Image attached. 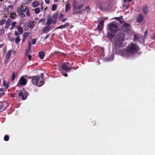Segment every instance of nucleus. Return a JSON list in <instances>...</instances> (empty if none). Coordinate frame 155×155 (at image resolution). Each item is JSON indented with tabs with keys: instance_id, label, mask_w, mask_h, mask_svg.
<instances>
[{
	"instance_id": "51",
	"label": "nucleus",
	"mask_w": 155,
	"mask_h": 155,
	"mask_svg": "<svg viewBox=\"0 0 155 155\" xmlns=\"http://www.w3.org/2000/svg\"><path fill=\"white\" fill-rule=\"evenodd\" d=\"M148 31H145L144 33V35L145 37H146L147 35Z\"/></svg>"
},
{
	"instance_id": "31",
	"label": "nucleus",
	"mask_w": 155,
	"mask_h": 155,
	"mask_svg": "<svg viewBox=\"0 0 155 155\" xmlns=\"http://www.w3.org/2000/svg\"><path fill=\"white\" fill-rule=\"evenodd\" d=\"M34 10L35 13L37 14H38L40 12V10L39 8H37Z\"/></svg>"
},
{
	"instance_id": "29",
	"label": "nucleus",
	"mask_w": 155,
	"mask_h": 155,
	"mask_svg": "<svg viewBox=\"0 0 155 155\" xmlns=\"http://www.w3.org/2000/svg\"><path fill=\"white\" fill-rule=\"evenodd\" d=\"M57 5L56 4H53L52 7V10L53 11H54L56 10L57 8Z\"/></svg>"
},
{
	"instance_id": "49",
	"label": "nucleus",
	"mask_w": 155,
	"mask_h": 155,
	"mask_svg": "<svg viewBox=\"0 0 155 155\" xmlns=\"http://www.w3.org/2000/svg\"><path fill=\"white\" fill-rule=\"evenodd\" d=\"M45 2L47 4H49L50 2V0H45Z\"/></svg>"
},
{
	"instance_id": "39",
	"label": "nucleus",
	"mask_w": 155,
	"mask_h": 155,
	"mask_svg": "<svg viewBox=\"0 0 155 155\" xmlns=\"http://www.w3.org/2000/svg\"><path fill=\"white\" fill-rule=\"evenodd\" d=\"M86 10H87V13H89L90 12V6H87L86 7Z\"/></svg>"
},
{
	"instance_id": "36",
	"label": "nucleus",
	"mask_w": 155,
	"mask_h": 155,
	"mask_svg": "<svg viewBox=\"0 0 155 155\" xmlns=\"http://www.w3.org/2000/svg\"><path fill=\"white\" fill-rule=\"evenodd\" d=\"M3 85L7 89L8 88V85L6 83V81H3Z\"/></svg>"
},
{
	"instance_id": "14",
	"label": "nucleus",
	"mask_w": 155,
	"mask_h": 155,
	"mask_svg": "<svg viewBox=\"0 0 155 155\" xmlns=\"http://www.w3.org/2000/svg\"><path fill=\"white\" fill-rule=\"evenodd\" d=\"M12 22L9 19H8L6 21V25L5 26V28H7L10 26L11 22Z\"/></svg>"
},
{
	"instance_id": "7",
	"label": "nucleus",
	"mask_w": 155,
	"mask_h": 155,
	"mask_svg": "<svg viewBox=\"0 0 155 155\" xmlns=\"http://www.w3.org/2000/svg\"><path fill=\"white\" fill-rule=\"evenodd\" d=\"M27 84V81L23 77L20 78L18 82V84L20 85H25Z\"/></svg>"
},
{
	"instance_id": "27",
	"label": "nucleus",
	"mask_w": 155,
	"mask_h": 155,
	"mask_svg": "<svg viewBox=\"0 0 155 155\" xmlns=\"http://www.w3.org/2000/svg\"><path fill=\"white\" fill-rule=\"evenodd\" d=\"M114 55H112L111 57L110 58H107L105 59L106 61H108L112 60L114 58Z\"/></svg>"
},
{
	"instance_id": "2",
	"label": "nucleus",
	"mask_w": 155,
	"mask_h": 155,
	"mask_svg": "<svg viewBox=\"0 0 155 155\" xmlns=\"http://www.w3.org/2000/svg\"><path fill=\"white\" fill-rule=\"evenodd\" d=\"M124 36L123 34L120 33L116 37L115 45L116 48L117 47L118 48L122 47V42L124 39Z\"/></svg>"
},
{
	"instance_id": "21",
	"label": "nucleus",
	"mask_w": 155,
	"mask_h": 155,
	"mask_svg": "<svg viewBox=\"0 0 155 155\" xmlns=\"http://www.w3.org/2000/svg\"><path fill=\"white\" fill-rule=\"evenodd\" d=\"M143 11L144 13L147 14L149 11L147 7L146 6H144L143 9Z\"/></svg>"
},
{
	"instance_id": "37",
	"label": "nucleus",
	"mask_w": 155,
	"mask_h": 155,
	"mask_svg": "<svg viewBox=\"0 0 155 155\" xmlns=\"http://www.w3.org/2000/svg\"><path fill=\"white\" fill-rule=\"evenodd\" d=\"M3 91L4 89H0V94H1V96L4 94V93Z\"/></svg>"
},
{
	"instance_id": "17",
	"label": "nucleus",
	"mask_w": 155,
	"mask_h": 155,
	"mask_svg": "<svg viewBox=\"0 0 155 155\" xmlns=\"http://www.w3.org/2000/svg\"><path fill=\"white\" fill-rule=\"evenodd\" d=\"M69 25V23L68 22H67L65 23L64 25H61L59 26V27L57 28H64L67 27Z\"/></svg>"
},
{
	"instance_id": "59",
	"label": "nucleus",
	"mask_w": 155,
	"mask_h": 155,
	"mask_svg": "<svg viewBox=\"0 0 155 155\" xmlns=\"http://www.w3.org/2000/svg\"><path fill=\"white\" fill-rule=\"evenodd\" d=\"M23 38L22 41V42L25 41L26 39V38Z\"/></svg>"
},
{
	"instance_id": "47",
	"label": "nucleus",
	"mask_w": 155,
	"mask_h": 155,
	"mask_svg": "<svg viewBox=\"0 0 155 155\" xmlns=\"http://www.w3.org/2000/svg\"><path fill=\"white\" fill-rule=\"evenodd\" d=\"M63 17H64V15L63 14H60L59 19H60L61 18H63Z\"/></svg>"
},
{
	"instance_id": "13",
	"label": "nucleus",
	"mask_w": 155,
	"mask_h": 155,
	"mask_svg": "<svg viewBox=\"0 0 155 155\" xmlns=\"http://www.w3.org/2000/svg\"><path fill=\"white\" fill-rule=\"evenodd\" d=\"M12 52V51L11 49L8 51L5 58L6 60H8L9 59Z\"/></svg>"
},
{
	"instance_id": "22",
	"label": "nucleus",
	"mask_w": 155,
	"mask_h": 155,
	"mask_svg": "<svg viewBox=\"0 0 155 155\" xmlns=\"http://www.w3.org/2000/svg\"><path fill=\"white\" fill-rule=\"evenodd\" d=\"M39 4L40 3L38 1H35L32 2V5L33 7H35L39 5Z\"/></svg>"
},
{
	"instance_id": "62",
	"label": "nucleus",
	"mask_w": 155,
	"mask_h": 155,
	"mask_svg": "<svg viewBox=\"0 0 155 155\" xmlns=\"http://www.w3.org/2000/svg\"><path fill=\"white\" fill-rule=\"evenodd\" d=\"M119 22H120V24H122V23H123V21H121V20H120L119 21Z\"/></svg>"
},
{
	"instance_id": "18",
	"label": "nucleus",
	"mask_w": 155,
	"mask_h": 155,
	"mask_svg": "<svg viewBox=\"0 0 155 155\" xmlns=\"http://www.w3.org/2000/svg\"><path fill=\"white\" fill-rule=\"evenodd\" d=\"M45 53L42 51H40L38 54V56L39 58L41 59H43L45 56Z\"/></svg>"
},
{
	"instance_id": "3",
	"label": "nucleus",
	"mask_w": 155,
	"mask_h": 155,
	"mask_svg": "<svg viewBox=\"0 0 155 155\" xmlns=\"http://www.w3.org/2000/svg\"><path fill=\"white\" fill-rule=\"evenodd\" d=\"M108 26L107 29L109 32L112 33H116L118 31V28L117 25L114 23H112L107 25Z\"/></svg>"
},
{
	"instance_id": "61",
	"label": "nucleus",
	"mask_w": 155,
	"mask_h": 155,
	"mask_svg": "<svg viewBox=\"0 0 155 155\" xmlns=\"http://www.w3.org/2000/svg\"><path fill=\"white\" fill-rule=\"evenodd\" d=\"M64 75L65 76V77H67V76H68V74H67V73H65V74H64Z\"/></svg>"
},
{
	"instance_id": "28",
	"label": "nucleus",
	"mask_w": 155,
	"mask_h": 155,
	"mask_svg": "<svg viewBox=\"0 0 155 155\" xmlns=\"http://www.w3.org/2000/svg\"><path fill=\"white\" fill-rule=\"evenodd\" d=\"M21 41V39L19 36H18L15 39V42L17 44Z\"/></svg>"
},
{
	"instance_id": "64",
	"label": "nucleus",
	"mask_w": 155,
	"mask_h": 155,
	"mask_svg": "<svg viewBox=\"0 0 155 155\" xmlns=\"http://www.w3.org/2000/svg\"><path fill=\"white\" fill-rule=\"evenodd\" d=\"M3 45L2 44H1L0 45V48H2L3 47Z\"/></svg>"
},
{
	"instance_id": "9",
	"label": "nucleus",
	"mask_w": 155,
	"mask_h": 155,
	"mask_svg": "<svg viewBox=\"0 0 155 155\" xmlns=\"http://www.w3.org/2000/svg\"><path fill=\"white\" fill-rule=\"evenodd\" d=\"M104 25V23L103 20L100 21L97 25L98 29L99 31H101L103 28Z\"/></svg>"
},
{
	"instance_id": "6",
	"label": "nucleus",
	"mask_w": 155,
	"mask_h": 155,
	"mask_svg": "<svg viewBox=\"0 0 155 155\" xmlns=\"http://www.w3.org/2000/svg\"><path fill=\"white\" fill-rule=\"evenodd\" d=\"M28 94V93L24 90L21 91L19 93V95L20 97H21L23 100H25Z\"/></svg>"
},
{
	"instance_id": "11",
	"label": "nucleus",
	"mask_w": 155,
	"mask_h": 155,
	"mask_svg": "<svg viewBox=\"0 0 155 155\" xmlns=\"http://www.w3.org/2000/svg\"><path fill=\"white\" fill-rule=\"evenodd\" d=\"M137 21L139 22H142L143 20V16L142 14L139 15L137 17Z\"/></svg>"
},
{
	"instance_id": "16",
	"label": "nucleus",
	"mask_w": 155,
	"mask_h": 155,
	"mask_svg": "<svg viewBox=\"0 0 155 155\" xmlns=\"http://www.w3.org/2000/svg\"><path fill=\"white\" fill-rule=\"evenodd\" d=\"M18 31L20 35L22 34L23 32V28L21 26H19L17 27Z\"/></svg>"
},
{
	"instance_id": "15",
	"label": "nucleus",
	"mask_w": 155,
	"mask_h": 155,
	"mask_svg": "<svg viewBox=\"0 0 155 155\" xmlns=\"http://www.w3.org/2000/svg\"><path fill=\"white\" fill-rule=\"evenodd\" d=\"M50 30V27L48 26L45 27L43 29V32L44 33H46L49 31Z\"/></svg>"
},
{
	"instance_id": "53",
	"label": "nucleus",
	"mask_w": 155,
	"mask_h": 155,
	"mask_svg": "<svg viewBox=\"0 0 155 155\" xmlns=\"http://www.w3.org/2000/svg\"><path fill=\"white\" fill-rule=\"evenodd\" d=\"M85 11V10L84 9H83V10H82L80 11H79V12H77V13H75V14H78L80 12H83V11Z\"/></svg>"
},
{
	"instance_id": "48",
	"label": "nucleus",
	"mask_w": 155,
	"mask_h": 155,
	"mask_svg": "<svg viewBox=\"0 0 155 155\" xmlns=\"http://www.w3.org/2000/svg\"><path fill=\"white\" fill-rule=\"evenodd\" d=\"M45 21V19H44L42 18L39 21V23H40V22H41L43 21Z\"/></svg>"
},
{
	"instance_id": "44",
	"label": "nucleus",
	"mask_w": 155,
	"mask_h": 155,
	"mask_svg": "<svg viewBox=\"0 0 155 155\" xmlns=\"http://www.w3.org/2000/svg\"><path fill=\"white\" fill-rule=\"evenodd\" d=\"M99 7L102 10H104V9H105L106 8L104 7H102V6L101 5H99Z\"/></svg>"
},
{
	"instance_id": "35",
	"label": "nucleus",
	"mask_w": 155,
	"mask_h": 155,
	"mask_svg": "<svg viewBox=\"0 0 155 155\" xmlns=\"http://www.w3.org/2000/svg\"><path fill=\"white\" fill-rule=\"evenodd\" d=\"M9 139V137L8 135H5L4 137V140L5 141H7Z\"/></svg>"
},
{
	"instance_id": "50",
	"label": "nucleus",
	"mask_w": 155,
	"mask_h": 155,
	"mask_svg": "<svg viewBox=\"0 0 155 155\" xmlns=\"http://www.w3.org/2000/svg\"><path fill=\"white\" fill-rule=\"evenodd\" d=\"M28 57L29 60L31 61L32 58L31 56L29 54L28 56Z\"/></svg>"
},
{
	"instance_id": "20",
	"label": "nucleus",
	"mask_w": 155,
	"mask_h": 155,
	"mask_svg": "<svg viewBox=\"0 0 155 155\" xmlns=\"http://www.w3.org/2000/svg\"><path fill=\"white\" fill-rule=\"evenodd\" d=\"M65 12H67L69 10H70L71 7L70 4L68 3V4H66L65 5Z\"/></svg>"
},
{
	"instance_id": "25",
	"label": "nucleus",
	"mask_w": 155,
	"mask_h": 155,
	"mask_svg": "<svg viewBox=\"0 0 155 155\" xmlns=\"http://www.w3.org/2000/svg\"><path fill=\"white\" fill-rule=\"evenodd\" d=\"M58 13H57L55 14H54L53 15L52 17H53V18L54 19V20H56L58 18Z\"/></svg>"
},
{
	"instance_id": "4",
	"label": "nucleus",
	"mask_w": 155,
	"mask_h": 155,
	"mask_svg": "<svg viewBox=\"0 0 155 155\" xmlns=\"http://www.w3.org/2000/svg\"><path fill=\"white\" fill-rule=\"evenodd\" d=\"M39 79L40 77L39 76H34L32 78V82L34 85H37L38 87H41L44 84V82L42 81H41L39 83H38V82L39 80Z\"/></svg>"
},
{
	"instance_id": "10",
	"label": "nucleus",
	"mask_w": 155,
	"mask_h": 155,
	"mask_svg": "<svg viewBox=\"0 0 155 155\" xmlns=\"http://www.w3.org/2000/svg\"><path fill=\"white\" fill-rule=\"evenodd\" d=\"M142 37L141 35H134V41H140V39Z\"/></svg>"
},
{
	"instance_id": "26",
	"label": "nucleus",
	"mask_w": 155,
	"mask_h": 155,
	"mask_svg": "<svg viewBox=\"0 0 155 155\" xmlns=\"http://www.w3.org/2000/svg\"><path fill=\"white\" fill-rule=\"evenodd\" d=\"M30 34V33L29 32H25L23 35V38H26L27 37L29 36Z\"/></svg>"
},
{
	"instance_id": "46",
	"label": "nucleus",
	"mask_w": 155,
	"mask_h": 155,
	"mask_svg": "<svg viewBox=\"0 0 155 155\" xmlns=\"http://www.w3.org/2000/svg\"><path fill=\"white\" fill-rule=\"evenodd\" d=\"M36 39H33L32 40V44L33 45H35L36 43Z\"/></svg>"
},
{
	"instance_id": "45",
	"label": "nucleus",
	"mask_w": 155,
	"mask_h": 155,
	"mask_svg": "<svg viewBox=\"0 0 155 155\" xmlns=\"http://www.w3.org/2000/svg\"><path fill=\"white\" fill-rule=\"evenodd\" d=\"M124 25L125 27H127L130 26V25L127 23H125L124 24Z\"/></svg>"
},
{
	"instance_id": "33",
	"label": "nucleus",
	"mask_w": 155,
	"mask_h": 155,
	"mask_svg": "<svg viewBox=\"0 0 155 155\" xmlns=\"http://www.w3.org/2000/svg\"><path fill=\"white\" fill-rule=\"evenodd\" d=\"M16 75L14 72L13 73L12 75V80L13 81L14 79L16 78Z\"/></svg>"
},
{
	"instance_id": "12",
	"label": "nucleus",
	"mask_w": 155,
	"mask_h": 155,
	"mask_svg": "<svg viewBox=\"0 0 155 155\" xmlns=\"http://www.w3.org/2000/svg\"><path fill=\"white\" fill-rule=\"evenodd\" d=\"M83 5L82 4H79L78 5H75L74 7V10H79L81 9L83 7Z\"/></svg>"
},
{
	"instance_id": "19",
	"label": "nucleus",
	"mask_w": 155,
	"mask_h": 155,
	"mask_svg": "<svg viewBox=\"0 0 155 155\" xmlns=\"http://www.w3.org/2000/svg\"><path fill=\"white\" fill-rule=\"evenodd\" d=\"M52 19L51 17H48V18L47 21L46 23V24L47 25H51L52 22Z\"/></svg>"
},
{
	"instance_id": "43",
	"label": "nucleus",
	"mask_w": 155,
	"mask_h": 155,
	"mask_svg": "<svg viewBox=\"0 0 155 155\" xmlns=\"http://www.w3.org/2000/svg\"><path fill=\"white\" fill-rule=\"evenodd\" d=\"M8 39L12 41H14L15 40L14 38L11 36L8 38Z\"/></svg>"
},
{
	"instance_id": "56",
	"label": "nucleus",
	"mask_w": 155,
	"mask_h": 155,
	"mask_svg": "<svg viewBox=\"0 0 155 155\" xmlns=\"http://www.w3.org/2000/svg\"><path fill=\"white\" fill-rule=\"evenodd\" d=\"M11 37V36H10V33L8 34V38H9Z\"/></svg>"
},
{
	"instance_id": "34",
	"label": "nucleus",
	"mask_w": 155,
	"mask_h": 155,
	"mask_svg": "<svg viewBox=\"0 0 155 155\" xmlns=\"http://www.w3.org/2000/svg\"><path fill=\"white\" fill-rule=\"evenodd\" d=\"M16 23V22L15 21H14L12 22V27L10 28L11 30L15 26V25Z\"/></svg>"
},
{
	"instance_id": "40",
	"label": "nucleus",
	"mask_w": 155,
	"mask_h": 155,
	"mask_svg": "<svg viewBox=\"0 0 155 155\" xmlns=\"http://www.w3.org/2000/svg\"><path fill=\"white\" fill-rule=\"evenodd\" d=\"M19 35H20L19 34V33L17 31H15V33H14V35L15 36L18 37V36H19Z\"/></svg>"
},
{
	"instance_id": "63",
	"label": "nucleus",
	"mask_w": 155,
	"mask_h": 155,
	"mask_svg": "<svg viewBox=\"0 0 155 155\" xmlns=\"http://www.w3.org/2000/svg\"><path fill=\"white\" fill-rule=\"evenodd\" d=\"M115 18L118 20H119V18L118 17H115Z\"/></svg>"
},
{
	"instance_id": "23",
	"label": "nucleus",
	"mask_w": 155,
	"mask_h": 155,
	"mask_svg": "<svg viewBox=\"0 0 155 155\" xmlns=\"http://www.w3.org/2000/svg\"><path fill=\"white\" fill-rule=\"evenodd\" d=\"M34 26L35 25L34 24V22L33 21H31L30 22L28 25V27L31 28H33Z\"/></svg>"
},
{
	"instance_id": "8",
	"label": "nucleus",
	"mask_w": 155,
	"mask_h": 155,
	"mask_svg": "<svg viewBox=\"0 0 155 155\" xmlns=\"http://www.w3.org/2000/svg\"><path fill=\"white\" fill-rule=\"evenodd\" d=\"M27 6H21L20 7H19L18 8V12H25L26 10H27Z\"/></svg>"
},
{
	"instance_id": "5",
	"label": "nucleus",
	"mask_w": 155,
	"mask_h": 155,
	"mask_svg": "<svg viewBox=\"0 0 155 155\" xmlns=\"http://www.w3.org/2000/svg\"><path fill=\"white\" fill-rule=\"evenodd\" d=\"M71 65H69V63H63L62 65V68L64 71L69 72L71 69Z\"/></svg>"
},
{
	"instance_id": "41",
	"label": "nucleus",
	"mask_w": 155,
	"mask_h": 155,
	"mask_svg": "<svg viewBox=\"0 0 155 155\" xmlns=\"http://www.w3.org/2000/svg\"><path fill=\"white\" fill-rule=\"evenodd\" d=\"M5 32L4 30V29H0V34H3Z\"/></svg>"
},
{
	"instance_id": "42",
	"label": "nucleus",
	"mask_w": 155,
	"mask_h": 155,
	"mask_svg": "<svg viewBox=\"0 0 155 155\" xmlns=\"http://www.w3.org/2000/svg\"><path fill=\"white\" fill-rule=\"evenodd\" d=\"M30 50V49H29L27 50H26L25 53V55H27L29 53Z\"/></svg>"
},
{
	"instance_id": "58",
	"label": "nucleus",
	"mask_w": 155,
	"mask_h": 155,
	"mask_svg": "<svg viewBox=\"0 0 155 155\" xmlns=\"http://www.w3.org/2000/svg\"><path fill=\"white\" fill-rule=\"evenodd\" d=\"M43 76H44V74H43V73H41V77L42 78H43Z\"/></svg>"
},
{
	"instance_id": "38",
	"label": "nucleus",
	"mask_w": 155,
	"mask_h": 155,
	"mask_svg": "<svg viewBox=\"0 0 155 155\" xmlns=\"http://www.w3.org/2000/svg\"><path fill=\"white\" fill-rule=\"evenodd\" d=\"M26 15L28 16H30V13L29 12V9L28 8H27V10H26Z\"/></svg>"
},
{
	"instance_id": "30",
	"label": "nucleus",
	"mask_w": 155,
	"mask_h": 155,
	"mask_svg": "<svg viewBox=\"0 0 155 155\" xmlns=\"http://www.w3.org/2000/svg\"><path fill=\"white\" fill-rule=\"evenodd\" d=\"M18 12V13H19L20 16V17H23V18H24L25 17V14L23 13V12Z\"/></svg>"
},
{
	"instance_id": "32",
	"label": "nucleus",
	"mask_w": 155,
	"mask_h": 155,
	"mask_svg": "<svg viewBox=\"0 0 155 155\" xmlns=\"http://www.w3.org/2000/svg\"><path fill=\"white\" fill-rule=\"evenodd\" d=\"M5 20L4 19H2L0 20V25H2L5 24Z\"/></svg>"
},
{
	"instance_id": "60",
	"label": "nucleus",
	"mask_w": 155,
	"mask_h": 155,
	"mask_svg": "<svg viewBox=\"0 0 155 155\" xmlns=\"http://www.w3.org/2000/svg\"><path fill=\"white\" fill-rule=\"evenodd\" d=\"M8 10V8H4V11H7Z\"/></svg>"
},
{
	"instance_id": "1",
	"label": "nucleus",
	"mask_w": 155,
	"mask_h": 155,
	"mask_svg": "<svg viewBox=\"0 0 155 155\" xmlns=\"http://www.w3.org/2000/svg\"><path fill=\"white\" fill-rule=\"evenodd\" d=\"M139 49V47L136 44L130 43L128 45L126 50L123 49L121 51V55L126 58H129Z\"/></svg>"
},
{
	"instance_id": "54",
	"label": "nucleus",
	"mask_w": 155,
	"mask_h": 155,
	"mask_svg": "<svg viewBox=\"0 0 155 155\" xmlns=\"http://www.w3.org/2000/svg\"><path fill=\"white\" fill-rule=\"evenodd\" d=\"M49 36V35H47L44 38V40L46 39H47L48 37Z\"/></svg>"
},
{
	"instance_id": "24",
	"label": "nucleus",
	"mask_w": 155,
	"mask_h": 155,
	"mask_svg": "<svg viewBox=\"0 0 155 155\" xmlns=\"http://www.w3.org/2000/svg\"><path fill=\"white\" fill-rule=\"evenodd\" d=\"M16 13L14 12H12L10 13V17L11 18L14 19L16 17Z\"/></svg>"
},
{
	"instance_id": "57",
	"label": "nucleus",
	"mask_w": 155,
	"mask_h": 155,
	"mask_svg": "<svg viewBox=\"0 0 155 155\" xmlns=\"http://www.w3.org/2000/svg\"><path fill=\"white\" fill-rule=\"evenodd\" d=\"M66 20V18H64L63 19H62V20L61 21L62 22H63L64 21H65Z\"/></svg>"
},
{
	"instance_id": "52",
	"label": "nucleus",
	"mask_w": 155,
	"mask_h": 155,
	"mask_svg": "<svg viewBox=\"0 0 155 155\" xmlns=\"http://www.w3.org/2000/svg\"><path fill=\"white\" fill-rule=\"evenodd\" d=\"M31 43L30 42L28 43V47H29V49H31Z\"/></svg>"
},
{
	"instance_id": "55",
	"label": "nucleus",
	"mask_w": 155,
	"mask_h": 155,
	"mask_svg": "<svg viewBox=\"0 0 155 155\" xmlns=\"http://www.w3.org/2000/svg\"><path fill=\"white\" fill-rule=\"evenodd\" d=\"M8 7L10 8H13V5H9L8 6Z\"/></svg>"
}]
</instances>
